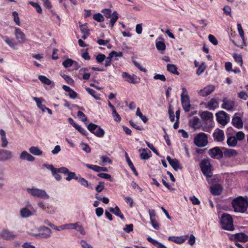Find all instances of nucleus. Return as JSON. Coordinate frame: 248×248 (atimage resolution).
<instances>
[{
  "label": "nucleus",
  "mask_w": 248,
  "mask_h": 248,
  "mask_svg": "<svg viewBox=\"0 0 248 248\" xmlns=\"http://www.w3.org/2000/svg\"><path fill=\"white\" fill-rule=\"evenodd\" d=\"M1 235L2 239L7 240H13L17 236V234L14 231L8 229H3Z\"/></svg>",
  "instance_id": "f8f14e48"
},
{
  "label": "nucleus",
  "mask_w": 248,
  "mask_h": 248,
  "mask_svg": "<svg viewBox=\"0 0 248 248\" xmlns=\"http://www.w3.org/2000/svg\"><path fill=\"white\" fill-rule=\"evenodd\" d=\"M108 210L109 212L112 213L115 215L120 217L122 219H124V217L123 215L122 214L119 208L117 206H116L115 208L110 207L108 208Z\"/></svg>",
  "instance_id": "c85d7f7f"
},
{
  "label": "nucleus",
  "mask_w": 248,
  "mask_h": 248,
  "mask_svg": "<svg viewBox=\"0 0 248 248\" xmlns=\"http://www.w3.org/2000/svg\"><path fill=\"white\" fill-rule=\"evenodd\" d=\"M99 126V125L93 124V123H90L87 126L88 129L93 134L94 132H95V130L96 128Z\"/></svg>",
  "instance_id": "de8ad7c7"
},
{
  "label": "nucleus",
  "mask_w": 248,
  "mask_h": 248,
  "mask_svg": "<svg viewBox=\"0 0 248 248\" xmlns=\"http://www.w3.org/2000/svg\"><path fill=\"white\" fill-rule=\"evenodd\" d=\"M113 57L109 54L108 56L105 59V65L106 67L109 66L111 64Z\"/></svg>",
  "instance_id": "13d9d810"
},
{
  "label": "nucleus",
  "mask_w": 248,
  "mask_h": 248,
  "mask_svg": "<svg viewBox=\"0 0 248 248\" xmlns=\"http://www.w3.org/2000/svg\"><path fill=\"white\" fill-rule=\"evenodd\" d=\"M110 24L111 25V28H112L114 24L117 21L118 19V14H117L116 11H114L112 14L111 17L110 18Z\"/></svg>",
  "instance_id": "c9c22d12"
},
{
  "label": "nucleus",
  "mask_w": 248,
  "mask_h": 248,
  "mask_svg": "<svg viewBox=\"0 0 248 248\" xmlns=\"http://www.w3.org/2000/svg\"><path fill=\"white\" fill-rule=\"evenodd\" d=\"M234 238L237 241L247 242L248 241V236L244 233H236L234 235Z\"/></svg>",
  "instance_id": "473e14b6"
},
{
  "label": "nucleus",
  "mask_w": 248,
  "mask_h": 248,
  "mask_svg": "<svg viewBox=\"0 0 248 248\" xmlns=\"http://www.w3.org/2000/svg\"><path fill=\"white\" fill-rule=\"evenodd\" d=\"M167 160L175 170L177 171L178 169H181L179 162L177 159H171L170 156H168L167 157Z\"/></svg>",
  "instance_id": "b1692460"
},
{
  "label": "nucleus",
  "mask_w": 248,
  "mask_h": 248,
  "mask_svg": "<svg viewBox=\"0 0 248 248\" xmlns=\"http://www.w3.org/2000/svg\"><path fill=\"white\" fill-rule=\"evenodd\" d=\"M232 124L234 127L238 129L242 128L243 126L242 120L238 116L234 117L232 118Z\"/></svg>",
  "instance_id": "393cba45"
},
{
  "label": "nucleus",
  "mask_w": 248,
  "mask_h": 248,
  "mask_svg": "<svg viewBox=\"0 0 248 248\" xmlns=\"http://www.w3.org/2000/svg\"><path fill=\"white\" fill-rule=\"evenodd\" d=\"M38 78L42 83L46 85H50L52 83L51 81L45 76H39Z\"/></svg>",
  "instance_id": "ea45409f"
},
{
  "label": "nucleus",
  "mask_w": 248,
  "mask_h": 248,
  "mask_svg": "<svg viewBox=\"0 0 248 248\" xmlns=\"http://www.w3.org/2000/svg\"><path fill=\"white\" fill-rule=\"evenodd\" d=\"M209 155L213 158L220 159L223 157V150L218 147H215L208 151Z\"/></svg>",
  "instance_id": "9d476101"
},
{
  "label": "nucleus",
  "mask_w": 248,
  "mask_h": 248,
  "mask_svg": "<svg viewBox=\"0 0 248 248\" xmlns=\"http://www.w3.org/2000/svg\"><path fill=\"white\" fill-rule=\"evenodd\" d=\"M211 192L213 195H219L222 192V188L219 185H215L211 187Z\"/></svg>",
  "instance_id": "2f4dec72"
},
{
  "label": "nucleus",
  "mask_w": 248,
  "mask_h": 248,
  "mask_svg": "<svg viewBox=\"0 0 248 248\" xmlns=\"http://www.w3.org/2000/svg\"><path fill=\"white\" fill-rule=\"evenodd\" d=\"M191 124L192 127L194 129H199L201 126L200 119L197 117H194L193 118Z\"/></svg>",
  "instance_id": "7c9ffc66"
},
{
  "label": "nucleus",
  "mask_w": 248,
  "mask_h": 248,
  "mask_svg": "<svg viewBox=\"0 0 248 248\" xmlns=\"http://www.w3.org/2000/svg\"><path fill=\"white\" fill-rule=\"evenodd\" d=\"M188 237L187 235L180 236H169L168 240L177 244H181L184 242Z\"/></svg>",
  "instance_id": "5701e85b"
},
{
  "label": "nucleus",
  "mask_w": 248,
  "mask_h": 248,
  "mask_svg": "<svg viewBox=\"0 0 248 248\" xmlns=\"http://www.w3.org/2000/svg\"><path fill=\"white\" fill-rule=\"evenodd\" d=\"M214 90L215 86L213 85H209L200 90L198 93L199 95L205 97L211 94Z\"/></svg>",
  "instance_id": "dca6fc26"
},
{
  "label": "nucleus",
  "mask_w": 248,
  "mask_h": 248,
  "mask_svg": "<svg viewBox=\"0 0 248 248\" xmlns=\"http://www.w3.org/2000/svg\"><path fill=\"white\" fill-rule=\"evenodd\" d=\"M93 19L99 22H103L104 20L103 16L100 13L94 14L93 15Z\"/></svg>",
  "instance_id": "8fccbe9b"
},
{
  "label": "nucleus",
  "mask_w": 248,
  "mask_h": 248,
  "mask_svg": "<svg viewBox=\"0 0 248 248\" xmlns=\"http://www.w3.org/2000/svg\"><path fill=\"white\" fill-rule=\"evenodd\" d=\"M104 188V183L100 182L96 186L95 190L97 192H101Z\"/></svg>",
  "instance_id": "e2e57ef3"
},
{
  "label": "nucleus",
  "mask_w": 248,
  "mask_h": 248,
  "mask_svg": "<svg viewBox=\"0 0 248 248\" xmlns=\"http://www.w3.org/2000/svg\"><path fill=\"white\" fill-rule=\"evenodd\" d=\"M65 225L67 230H76L79 232L82 235H85L86 234L85 231L83 227L81 225L80 222H77L74 223H68Z\"/></svg>",
  "instance_id": "6e6552de"
},
{
  "label": "nucleus",
  "mask_w": 248,
  "mask_h": 248,
  "mask_svg": "<svg viewBox=\"0 0 248 248\" xmlns=\"http://www.w3.org/2000/svg\"><path fill=\"white\" fill-rule=\"evenodd\" d=\"M80 244L82 248H93V247L87 242L84 240H82L80 241Z\"/></svg>",
  "instance_id": "69168bd1"
},
{
  "label": "nucleus",
  "mask_w": 248,
  "mask_h": 248,
  "mask_svg": "<svg viewBox=\"0 0 248 248\" xmlns=\"http://www.w3.org/2000/svg\"><path fill=\"white\" fill-rule=\"evenodd\" d=\"M103 13H104L105 16L108 18L111 17L112 14L111 10L109 9H105L103 10Z\"/></svg>",
  "instance_id": "774afa93"
},
{
  "label": "nucleus",
  "mask_w": 248,
  "mask_h": 248,
  "mask_svg": "<svg viewBox=\"0 0 248 248\" xmlns=\"http://www.w3.org/2000/svg\"><path fill=\"white\" fill-rule=\"evenodd\" d=\"M27 191L34 197L46 200L49 198V196L46 193V191L43 189L34 187L31 188H28L27 189Z\"/></svg>",
  "instance_id": "7ed1b4c3"
},
{
  "label": "nucleus",
  "mask_w": 248,
  "mask_h": 248,
  "mask_svg": "<svg viewBox=\"0 0 248 248\" xmlns=\"http://www.w3.org/2000/svg\"><path fill=\"white\" fill-rule=\"evenodd\" d=\"M232 205L235 212L243 213L248 207V200L242 196L234 199L232 201Z\"/></svg>",
  "instance_id": "f257e3e1"
},
{
  "label": "nucleus",
  "mask_w": 248,
  "mask_h": 248,
  "mask_svg": "<svg viewBox=\"0 0 248 248\" xmlns=\"http://www.w3.org/2000/svg\"><path fill=\"white\" fill-rule=\"evenodd\" d=\"M223 150V155H224L225 157H234L237 155V151L232 149H229L225 147H222Z\"/></svg>",
  "instance_id": "412c9836"
},
{
  "label": "nucleus",
  "mask_w": 248,
  "mask_h": 248,
  "mask_svg": "<svg viewBox=\"0 0 248 248\" xmlns=\"http://www.w3.org/2000/svg\"><path fill=\"white\" fill-rule=\"evenodd\" d=\"M122 77L125 79V81L130 83L136 84L138 83L137 81V76L134 74L131 75L128 73L124 72L122 73Z\"/></svg>",
  "instance_id": "f3484780"
},
{
  "label": "nucleus",
  "mask_w": 248,
  "mask_h": 248,
  "mask_svg": "<svg viewBox=\"0 0 248 248\" xmlns=\"http://www.w3.org/2000/svg\"><path fill=\"white\" fill-rule=\"evenodd\" d=\"M155 46L157 49L159 51H163L166 49L165 43L162 41H157L155 43Z\"/></svg>",
  "instance_id": "a19ab883"
},
{
  "label": "nucleus",
  "mask_w": 248,
  "mask_h": 248,
  "mask_svg": "<svg viewBox=\"0 0 248 248\" xmlns=\"http://www.w3.org/2000/svg\"><path fill=\"white\" fill-rule=\"evenodd\" d=\"M67 175H68L67 177H66V180L67 181H69L73 179H76V180L78 179V177L76 176V173L74 172H70L69 171V172H68Z\"/></svg>",
  "instance_id": "a18cd8bd"
},
{
  "label": "nucleus",
  "mask_w": 248,
  "mask_h": 248,
  "mask_svg": "<svg viewBox=\"0 0 248 248\" xmlns=\"http://www.w3.org/2000/svg\"><path fill=\"white\" fill-rule=\"evenodd\" d=\"M15 36L19 43L22 44L26 40L25 34L19 28H16Z\"/></svg>",
  "instance_id": "aec40b11"
},
{
  "label": "nucleus",
  "mask_w": 248,
  "mask_h": 248,
  "mask_svg": "<svg viewBox=\"0 0 248 248\" xmlns=\"http://www.w3.org/2000/svg\"><path fill=\"white\" fill-rule=\"evenodd\" d=\"M106 59V56L103 54H99L96 57V59L98 63L102 62Z\"/></svg>",
  "instance_id": "680f3d73"
},
{
  "label": "nucleus",
  "mask_w": 248,
  "mask_h": 248,
  "mask_svg": "<svg viewBox=\"0 0 248 248\" xmlns=\"http://www.w3.org/2000/svg\"><path fill=\"white\" fill-rule=\"evenodd\" d=\"M201 170L203 175L207 178L212 177V172L211 171V165L209 160L207 159L202 160L200 163Z\"/></svg>",
  "instance_id": "423d86ee"
},
{
  "label": "nucleus",
  "mask_w": 248,
  "mask_h": 248,
  "mask_svg": "<svg viewBox=\"0 0 248 248\" xmlns=\"http://www.w3.org/2000/svg\"><path fill=\"white\" fill-rule=\"evenodd\" d=\"M201 117L206 124L210 125L213 118V115L210 112L205 111L202 113Z\"/></svg>",
  "instance_id": "a211bd4d"
},
{
  "label": "nucleus",
  "mask_w": 248,
  "mask_h": 248,
  "mask_svg": "<svg viewBox=\"0 0 248 248\" xmlns=\"http://www.w3.org/2000/svg\"><path fill=\"white\" fill-rule=\"evenodd\" d=\"M232 56L233 58L235 60V62L242 67L243 65V59L242 55L234 53Z\"/></svg>",
  "instance_id": "e433bc0d"
},
{
  "label": "nucleus",
  "mask_w": 248,
  "mask_h": 248,
  "mask_svg": "<svg viewBox=\"0 0 248 248\" xmlns=\"http://www.w3.org/2000/svg\"><path fill=\"white\" fill-rule=\"evenodd\" d=\"M237 26L239 35L240 36L241 38L242 39V43L241 44H237L234 41H233L232 42L234 45L239 47L243 48V46L246 45L244 32L240 24H237Z\"/></svg>",
  "instance_id": "2eb2a0df"
},
{
  "label": "nucleus",
  "mask_w": 248,
  "mask_h": 248,
  "mask_svg": "<svg viewBox=\"0 0 248 248\" xmlns=\"http://www.w3.org/2000/svg\"><path fill=\"white\" fill-rule=\"evenodd\" d=\"M19 158L22 160H26L28 162H33L35 160V157L26 151H23L21 153Z\"/></svg>",
  "instance_id": "4be33fe9"
},
{
  "label": "nucleus",
  "mask_w": 248,
  "mask_h": 248,
  "mask_svg": "<svg viewBox=\"0 0 248 248\" xmlns=\"http://www.w3.org/2000/svg\"><path fill=\"white\" fill-rule=\"evenodd\" d=\"M125 156L126 160V161H127V163L128 164V166L131 168L132 170L133 171L134 174L136 175H138V172H137L135 168L134 167L132 162H131V161L130 160V158H129V157H128V156L127 155V154L126 153H125Z\"/></svg>",
  "instance_id": "4c0bfd02"
},
{
  "label": "nucleus",
  "mask_w": 248,
  "mask_h": 248,
  "mask_svg": "<svg viewBox=\"0 0 248 248\" xmlns=\"http://www.w3.org/2000/svg\"><path fill=\"white\" fill-rule=\"evenodd\" d=\"M154 79L155 80L159 79L162 81H166V78L163 74H155L154 76Z\"/></svg>",
  "instance_id": "bf43d9fd"
},
{
  "label": "nucleus",
  "mask_w": 248,
  "mask_h": 248,
  "mask_svg": "<svg viewBox=\"0 0 248 248\" xmlns=\"http://www.w3.org/2000/svg\"><path fill=\"white\" fill-rule=\"evenodd\" d=\"M86 167L88 168L93 170L96 172H100V167L97 165H90L88 164H86L85 165Z\"/></svg>",
  "instance_id": "49530a36"
},
{
  "label": "nucleus",
  "mask_w": 248,
  "mask_h": 248,
  "mask_svg": "<svg viewBox=\"0 0 248 248\" xmlns=\"http://www.w3.org/2000/svg\"><path fill=\"white\" fill-rule=\"evenodd\" d=\"M80 146L82 147V150L86 153H89L91 152V148L88 144L84 143H81L80 144Z\"/></svg>",
  "instance_id": "603ef678"
},
{
  "label": "nucleus",
  "mask_w": 248,
  "mask_h": 248,
  "mask_svg": "<svg viewBox=\"0 0 248 248\" xmlns=\"http://www.w3.org/2000/svg\"><path fill=\"white\" fill-rule=\"evenodd\" d=\"M218 106V102L215 98H212L207 103L206 107L209 110H213Z\"/></svg>",
  "instance_id": "cd10ccee"
},
{
  "label": "nucleus",
  "mask_w": 248,
  "mask_h": 248,
  "mask_svg": "<svg viewBox=\"0 0 248 248\" xmlns=\"http://www.w3.org/2000/svg\"><path fill=\"white\" fill-rule=\"evenodd\" d=\"M136 115L139 116L143 122L144 123H146L148 120L146 116L142 115V113L140 111V108H138L136 111Z\"/></svg>",
  "instance_id": "c03bdc74"
},
{
  "label": "nucleus",
  "mask_w": 248,
  "mask_h": 248,
  "mask_svg": "<svg viewBox=\"0 0 248 248\" xmlns=\"http://www.w3.org/2000/svg\"><path fill=\"white\" fill-rule=\"evenodd\" d=\"M86 91L92 96H93L96 100H100L99 95L96 93V92L92 89L89 88H86Z\"/></svg>",
  "instance_id": "37998d69"
},
{
  "label": "nucleus",
  "mask_w": 248,
  "mask_h": 248,
  "mask_svg": "<svg viewBox=\"0 0 248 248\" xmlns=\"http://www.w3.org/2000/svg\"><path fill=\"white\" fill-rule=\"evenodd\" d=\"M78 116L80 119V120L83 122L87 121V117L83 112L81 111L78 112Z\"/></svg>",
  "instance_id": "052dcab7"
},
{
  "label": "nucleus",
  "mask_w": 248,
  "mask_h": 248,
  "mask_svg": "<svg viewBox=\"0 0 248 248\" xmlns=\"http://www.w3.org/2000/svg\"><path fill=\"white\" fill-rule=\"evenodd\" d=\"M222 227L225 230L232 231L233 230V220L232 216L228 214H223L221 217Z\"/></svg>",
  "instance_id": "f03ea898"
},
{
  "label": "nucleus",
  "mask_w": 248,
  "mask_h": 248,
  "mask_svg": "<svg viewBox=\"0 0 248 248\" xmlns=\"http://www.w3.org/2000/svg\"><path fill=\"white\" fill-rule=\"evenodd\" d=\"M237 140L235 136H228L227 143L229 147H235L237 144Z\"/></svg>",
  "instance_id": "bb28decb"
},
{
  "label": "nucleus",
  "mask_w": 248,
  "mask_h": 248,
  "mask_svg": "<svg viewBox=\"0 0 248 248\" xmlns=\"http://www.w3.org/2000/svg\"><path fill=\"white\" fill-rule=\"evenodd\" d=\"M146 150H147V149H142V151L143 152L142 153H141L140 154V158L142 159L146 160V159H148L150 157L149 154L147 152H146Z\"/></svg>",
  "instance_id": "5fc2aeb1"
},
{
  "label": "nucleus",
  "mask_w": 248,
  "mask_h": 248,
  "mask_svg": "<svg viewBox=\"0 0 248 248\" xmlns=\"http://www.w3.org/2000/svg\"><path fill=\"white\" fill-rule=\"evenodd\" d=\"M93 134L96 136L101 138L103 137L105 134L104 130L101 128L100 126H98L97 128L96 129L95 132H94Z\"/></svg>",
  "instance_id": "79ce46f5"
},
{
  "label": "nucleus",
  "mask_w": 248,
  "mask_h": 248,
  "mask_svg": "<svg viewBox=\"0 0 248 248\" xmlns=\"http://www.w3.org/2000/svg\"><path fill=\"white\" fill-rule=\"evenodd\" d=\"M40 230L43 232L34 234L33 235L39 238H48L50 236L51 231L49 228L43 226L41 228Z\"/></svg>",
  "instance_id": "4468645a"
},
{
  "label": "nucleus",
  "mask_w": 248,
  "mask_h": 248,
  "mask_svg": "<svg viewBox=\"0 0 248 248\" xmlns=\"http://www.w3.org/2000/svg\"><path fill=\"white\" fill-rule=\"evenodd\" d=\"M36 212V210L34 209L31 204H28L26 207L22 208L20 210V215L22 217L27 218L31 216Z\"/></svg>",
  "instance_id": "1a4fd4ad"
},
{
  "label": "nucleus",
  "mask_w": 248,
  "mask_h": 248,
  "mask_svg": "<svg viewBox=\"0 0 248 248\" xmlns=\"http://www.w3.org/2000/svg\"><path fill=\"white\" fill-rule=\"evenodd\" d=\"M75 128L83 135L87 136L88 134V132L84 128H82L78 124L76 125Z\"/></svg>",
  "instance_id": "864d4df0"
},
{
  "label": "nucleus",
  "mask_w": 248,
  "mask_h": 248,
  "mask_svg": "<svg viewBox=\"0 0 248 248\" xmlns=\"http://www.w3.org/2000/svg\"><path fill=\"white\" fill-rule=\"evenodd\" d=\"M213 136L214 140L218 142L222 141L225 138L223 131L219 128H217L215 130Z\"/></svg>",
  "instance_id": "6ab92c4d"
},
{
  "label": "nucleus",
  "mask_w": 248,
  "mask_h": 248,
  "mask_svg": "<svg viewBox=\"0 0 248 248\" xmlns=\"http://www.w3.org/2000/svg\"><path fill=\"white\" fill-rule=\"evenodd\" d=\"M33 99L36 102L37 107L42 111V112H44L46 111V107L42 104V99L36 97H33Z\"/></svg>",
  "instance_id": "72a5a7b5"
},
{
  "label": "nucleus",
  "mask_w": 248,
  "mask_h": 248,
  "mask_svg": "<svg viewBox=\"0 0 248 248\" xmlns=\"http://www.w3.org/2000/svg\"><path fill=\"white\" fill-rule=\"evenodd\" d=\"M208 39L210 42L213 45H217V44L218 41L214 35L211 34L209 35Z\"/></svg>",
  "instance_id": "338daca9"
},
{
  "label": "nucleus",
  "mask_w": 248,
  "mask_h": 248,
  "mask_svg": "<svg viewBox=\"0 0 248 248\" xmlns=\"http://www.w3.org/2000/svg\"><path fill=\"white\" fill-rule=\"evenodd\" d=\"M2 38L4 40L5 43L11 47H14L15 46L14 43L7 36H2Z\"/></svg>",
  "instance_id": "09e8293b"
},
{
  "label": "nucleus",
  "mask_w": 248,
  "mask_h": 248,
  "mask_svg": "<svg viewBox=\"0 0 248 248\" xmlns=\"http://www.w3.org/2000/svg\"><path fill=\"white\" fill-rule=\"evenodd\" d=\"M31 154L34 155H41L43 154V152L37 146H31L29 149Z\"/></svg>",
  "instance_id": "c756f323"
},
{
  "label": "nucleus",
  "mask_w": 248,
  "mask_h": 248,
  "mask_svg": "<svg viewBox=\"0 0 248 248\" xmlns=\"http://www.w3.org/2000/svg\"><path fill=\"white\" fill-rule=\"evenodd\" d=\"M189 200L191 201L194 205H199L201 203L200 200L195 196L190 197Z\"/></svg>",
  "instance_id": "0e129e2a"
},
{
  "label": "nucleus",
  "mask_w": 248,
  "mask_h": 248,
  "mask_svg": "<svg viewBox=\"0 0 248 248\" xmlns=\"http://www.w3.org/2000/svg\"><path fill=\"white\" fill-rule=\"evenodd\" d=\"M182 90V93L181 95V100L182 107L186 112H188L190 110L191 106L190 103V98L186 88L185 87H183Z\"/></svg>",
  "instance_id": "39448f33"
},
{
  "label": "nucleus",
  "mask_w": 248,
  "mask_h": 248,
  "mask_svg": "<svg viewBox=\"0 0 248 248\" xmlns=\"http://www.w3.org/2000/svg\"><path fill=\"white\" fill-rule=\"evenodd\" d=\"M0 135L1 136V146L3 148H5L7 146L8 141L6 138V133L2 130H0Z\"/></svg>",
  "instance_id": "a878e982"
},
{
  "label": "nucleus",
  "mask_w": 248,
  "mask_h": 248,
  "mask_svg": "<svg viewBox=\"0 0 248 248\" xmlns=\"http://www.w3.org/2000/svg\"><path fill=\"white\" fill-rule=\"evenodd\" d=\"M217 120V122L224 126L230 120L229 115L224 111H220L216 113Z\"/></svg>",
  "instance_id": "0eeeda50"
},
{
  "label": "nucleus",
  "mask_w": 248,
  "mask_h": 248,
  "mask_svg": "<svg viewBox=\"0 0 248 248\" xmlns=\"http://www.w3.org/2000/svg\"><path fill=\"white\" fill-rule=\"evenodd\" d=\"M13 157L12 152L6 149H0V162H4Z\"/></svg>",
  "instance_id": "ddd939ff"
},
{
  "label": "nucleus",
  "mask_w": 248,
  "mask_h": 248,
  "mask_svg": "<svg viewBox=\"0 0 248 248\" xmlns=\"http://www.w3.org/2000/svg\"><path fill=\"white\" fill-rule=\"evenodd\" d=\"M245 134L242 131H239L236 134V138L238 140L241 141L245 139Z\"/></svg>",
  "instance_id": "4d7b16f0"
},
{
  "label": "nucleus",
  "mask_w": 248,
  "mask_h": 248,
  "mask_svg": "<svg viewBox=\"0 0 248 248\" xmlns=\"http://www.w3.org/2000/svg\"><path fill=\"white\" fill-rule=\"evenodd\" d=\"M167 70L176 75H179V73L177 71V68L175 65L172 64H168L167 65Z\"/></svg>",
  "instance_id": "f704fd0d"
},
{
  "label": "nucleus",
  "mask_w": 248,
  "mask_h": 248,
  "mask_svg": "<svg viewBox=\"0 0 248 248\" xmlns=\"http://www.w3.org/2000/svg\"><path fill=\"white\" fill-rule=\"evenodd\" d=\"M194 143L199 147L206 146L208 143L207 135L204 133H199L195 137Z\"/></svg>",
  "instance_id": "20e7f679"
},
{
  "label": "nucleus",
  "mask_w": 248,
  "mask_h": 248,
  "mask_svg": "<svg viewBox=\"0 0 248 248\" xmlns=\"http://www.w3.org/2000/svg\"><path fill=\"white\" fill-rule=\"evenodd\" d=\"M221 108L227 111H232L234 109L235 102L234 101L229 99L228 98H224L222 100Z\"/></svg>",
  "instance_id": "9b49d317"
},
{
  "label": "nucleus",
  "mask_w": 248,
  "mask_h": 248,
  "mask_svg": "<svg viewBox=\"0 0 248 248\" xmlns=\"http://www.w3.org/2000/svg\"><path fill=\"white\" fill-rule=\"evenodd\" d=\"M74 63H75L76 64L77 63V62L74 61L73 60H72L71 59L68 58V59H66L64 61H63L62 62V65L65 68H68V67L71 66Z\"/></svg>",
  "instance_id": "58836bf2"
},
{
  "label": "nucleus",
  "mask_w": 248,
  "mask_h": 248,
  "mask_svg": "<svg viewBox=\"0 0 248 248\" xmlns=\"http://www.w3.org/2000/svg\"><path fill=\"white\" fill-rule=\"evenodd\" d=\"M78 180L81 184V185L86 187H88L89 186L88 182L85 178L80 177L78 178Z\"/></svg>",
  "instance_id": "6e6d98bb"
},
{
  "label": "nucleus",
  "mask_w": 248,
  "mask_h": 248,
  "mask_svg": "<svg viewBox=\"0 0 248 248\" xmlns=\"http://www.w3.org/2000/svg\"><path fill=\"white\" fill-rule=\"evenodd\" d=\"M12 15L14 16V20L15 22V23L17 25L20 26V22L18 13L14 11L12 13Z\"/></svg>",
  "instance_id": "3c124183"
}]
</instances>
